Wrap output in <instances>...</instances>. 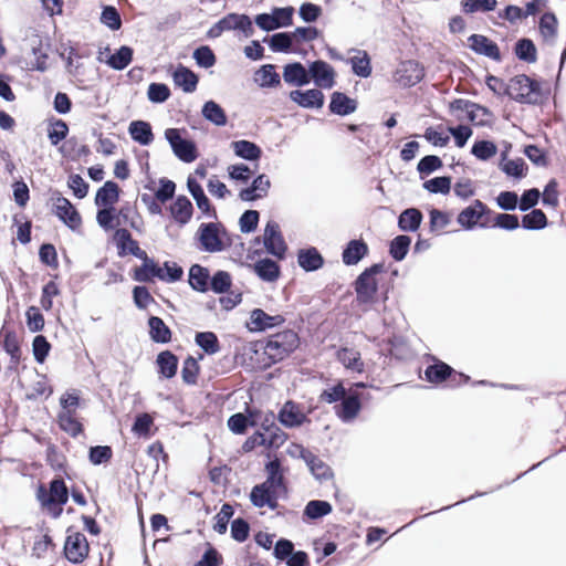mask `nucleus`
I'll return each instance as SVG.
<instances>
[{
    "label": "nucleus",
    "mask_w": 566,
    "mask_h": 566,
    "mask_svg": "<svg viewBox=\"0 0 566 566\" xmlns=\"http://www.w3.org/2000/svg\"><path fill=\"white\" fill-rule=\"evenodd\" d=\"M357 109V102L345 93L334 92L331 96L329 111L339 116H346Z\"/></svg>",
    "instance_id": "26"
},
{
    "label": "nucleus",
    "mask_w": 566,
    "mask_h": 566,
    "mask_svg": "<svg viewBox=\"0 0 566 566\" xmlns=\"http://www.w3.org/2000/svg\"><path fill=\"white\" fill-rule=\"evenodd\" d=\"M260 213L256 210L244 211L240 219L239 226L242 233H251L258 228Z\"/></svg>",
    "instance_id": "63"
},
{
    "label": "nucleus",
    "mask_w": 566,
    "mask_h": 566,
    "mask_svg": "<svg viewBox=\"0 0 566 566\" xmlns=\"http://www.w3.org/2000/svg\"><path fill=\"white\" fill-rule=\"evenodd\" d=\"M290 99L303 108H321L324 105V94L317 88L290 92Z\"/></svg>",
    "instance_id": "18"
},
{
    "label": "nucleus",
    "mask_w": 566,
    "mask_h": 566,
    "mask_svg": "<svg viewBox=\"0 0 566 566\" xmlns=\"http://www.w3.org/2000/svg\"><path fill=\"white\" fill-rule=\"evenodd\" d=\"M196 344L208 355L220 350L218 337L212 332H199L195 336Z\"/></svg>",
    "instance_id": "49"
},
{
    "label": "nucleus",
    "mask_w": 566,
    "mask_h": 566,
    "mask_svg": "<svg viewBox=\"0 0 566 566\" xmlns=\"http://www.w3.org/2000/svg\"><path fill=\"white\" fill-rule=\"evenodd\" d=\"M265 471L268 474L266 479L269 480V483H274L276 485H281L282 491L285 493L286 486L284 484V476H283V472H282L281 461L277 458L269 461L265 464Z\"/></svg>",
    "instance_id": "53"
},
{
    "label": "nucleus",
    "mask_w": 566,
    "mask_h": 566,
    "mask_svg": "<svg viewBox=\"0 0 566 566\" xmlns=\"http://www.w3.org/2000/svg\"><path fill=\"white\" fill-rule=\"evenodd\" d=\"M423 76L424 69L415 60L401 61L392 73L394 82L402 88L415 86Z\"/></svg>",
    "instance_id": "7"
},
{
    "label": "nucleus",
    "mask_w": 566,
    "mask_h": 566,
    "mask_svg": "<svg viewBox=\"0 0 566 566\" xmlns=\"http://www.w3.org/2000/svg\"><path fill=\"white\" fill-rule=\"evenodd\" d=\"M270 187L271 181L269 177L264 174L259 175L253 179L250 187L240 190L239 198L242 201H254L256 199L264 198L268 195Z\"/></svg>",
    "instance_id": "19"
},
{
    "label": "nucleus",
    "mask_w": 566,
    "mask_h": 566,
    "mask_svg": "<svg viewBox=\"0 0 566 566\" xmlns=\"http://www.w3.org/2000/svg\"><path fill=\"white\" fill-rule=\"evenodd\" d=\"M197 238L202 251L208 253L222 252L232 245V240L221 222L201 223Z\"/></svg>",
    "instance_id": "1"
},
{
    "label": "nucleus",
    "mask_w": 566,
    "mask_h": 566,
    "mask_svg": "<svg viewBox=\"0 0 566 566\" xmlns=\"http://www.w3.org/2000/svg\"><path fill=\"white\" fill-rule=\"evenodd\" d=\"M133 49L127 45L120 46L114 54H112L106 63L116 71L126 69L133 60Z\"/></svg>",
    "instance_id": "44"
},
{
    "label": "nucleus",
    "mask_w": 566,
    "mask_h": 566,
    "mask_svg": "<svg viewBox=\"0 0 566 566\" xmlns=\"http://www.w3.org/2000/svg\"><path fill=\"white\" fill-rule=\"evenodd\" d=\"M150 339L158 344H167L171 340V331L158 316L148 319Z\"/></svg>",
    "instance_id": "33"
},
{
    "label": "nucleus",
    "mask_w": 566,
    "mask_h": 566,
    "mask_svg": "<svg viewBox=\"0 0 566 566\" xmlns=\"http://www.w3.org/2000/svg\"><path fill=\"white\" fill-rule=\"evenodd\" d=\"M497 151V147L490 140H478L471 148V154L480 160L492 158Z\"/></svg>",
    "instance_id": "56"
},
{
    "label": "nucleus",
    "mask_w": 566,
    "mask_h": 566,
    "mask_svg": "<svg viewBox=\"0 0 566 566\" xmlns=\"http://www.w3.org/2000/svg\"><path fill=\"white\" fill-rule=\"evenodd\" d=\"M223 31H240L245 38L251 36L254 33L252 20L249 15L242 13H228L220 19Z\"/></svg>",
    "instance_id": "17"
},
{
    "label": "nucleus",
    "mask_w": 566,
    "mask_h": 566,
    "mask_svg": "<svg viewBox=\"0 0 566 566\" xmlns=\"http://www.w3.org/2000/svg\"><path fill=\"white\" fill-rule=\"evenodd\" d=\"M192 57L200 67L209 69L212 67L216 62V55L212 49L208 45H201L193 51Z\"/></svg>",
    "instance_id": "57"
},
{
    "label": "nucleus",
    "mask_w": 566,
    "mask_h": 566,
    "mask_svg": "<svg viewBox=\"0 0 566 566\" xmlns=\"http://www.w3.org/2000/svg\"><path fill=\"white\" fill-rule=\"evenodd\" d=\"M470 49L476 54L484 55L494 61H501V52L497 44L482 34H472L468 38Z\"/></svg>",
    "instance_id": "16"
},
{
    "label": "nucleus",
    "mask_w": 566,
    "mask_h": 566,
    "mask_svg": "<svg viewBox=\"0 0 566 566\" xmlns=\"http://www.w3.org/2000/svg\"><path fill=\"white\" fill-rule=\"evenodd\" d=\"M507 96L521 104L535 105L542 97L541 84L525 74L516 75L509 82Z\"/></svg>",
    "instance_id": "4"
},
{
    "label": "nucleus",
    "mask_w": 566,
    "mask_h": 566,
    "mask_svg": "<svg viewBox=\"0 0 566 566\" xmlns=\"http://www.w3.org/2000/svg\"><path fill=\"white\" fill-rule=\"evenodd\" d=\"M233 513V507L230 504H223L220 512L214 516L213 530L219 534H224Z\"/></svg>",
    "instance_id": "58"
},
{
    "label": "nucleus",
    "mask_w": 566,
    "mask_h": 566,
    "mask_svg": "<svg viewBox=\"0 0 566 566\" xmlns=\"http://www.w3.org/2000/svg\"><path fill=\"white\" fill-rule=\"evenodd\" d=\"M263 42L268 43L273 52L289 53L295 44L292 32H279L265 36Z\"/></svg>",
    "instance_id": "36"
},
{
    "label": "nucleus",
    "mask_w": 566,
    "mask_h": 566,
    "mask_svg": "<svg viewBox=\"0 0 566 566\" xmlns=\"http://www.w3.org/2000/svg\"><path fill=\"white\" fill-rule=\"evenodd\" d=\"M54 214L65 223L71 230H77L82 224V219L71 201L62 196L54 198Z\"/></svg>",
    "instance_id": "11"
},
{
    "label": "nucleus",
    "mask_w": 566,
    "mask_h": 566,
    "mask_svg": "<svg viewBox=\"0 0 566 566\" xmlns=\"http://www.w3.org/2000/svg\"><path fill=\"white\" fill-rule=\"evenodd\" d=\"M88 543L84 534L76 532L67 535L64 544V555L73 564L82 563L88 555Z\"/></svg>",
    "instance_id": "10"
},
{
    "label": "nucleus",
    "mask_w": 566,
    "mask_h": 566,
    "mask_svg": "<svg viewBox=\"0 0 566 566\" xmlns=\"http://www.w3.org/2000/svg\"><path fill=\"white\" fill-rule=\"evenodd\" d=\"M337 360L343 364L346 369L356 373H363L365 364L361 360L360 353L354 348L342 347L336 353Z\"/></svg>",
    "instance_id": "29"
},
{
    "label": "nucleus",
    "mask_w": 566,
    "mask_h": 566,
    "mask_svg": "<svg viewBox=\"0 0 566 566\" xmlns=\"http://www.w3.org/2000/svg\"><path fill=\"white\" fill-rule=\"evenodd\" d=\"M516 57L526 63H535L537 60V50L531 39L522 38L514 45Z\"/></svg>",
    "instance_id": "41"
},
{
    "label": "nucleus",
    "mask_w": 566,
    "mask_h": 566,
    "mask_svg": "<svg viewBox=\"0 0 566 566\" xmlns=\"http://www.w3.org/2000/svg\"><path fill=\"white\" fill-rule=\"evenodd\" d=\"M51 349V344L43 335H36L33 338L32 350L36 363L42 364L46 359Z\"/></svg>",
    "instance_id": "61"
},
{
    "label": "nucleus",
    "mask_w": 566,
    "mask_h": 566,
    "mask_svg": "<svg viewBox=\"0 0 566 566\" xmlns=\"http://www.w3.org/2000/svg\"><path fill=\"white\" fill-rule=\"evenodd\" d=\"M69 134V126L62 119H56L48 130V137L53 146H57Z\"/></svg>",
    "instance_id": "59"
},
{
    "label": "nucleus",
    "mask_w": 566,
    "mask_h": 566,
    "mask_svg": "<svg viewBox=\"0 0 566 566\" xmlns=\"http://www.w3.org/2000/svg\"><path fill=\"white\" fill-rule=\"evenodd\" d=\"M298 343V335L292 329H286L269 337L264 353L274 363L281 361L297 348Z\"/></svg>",
    "instance_id": "5"
},
{
    "label": "nucleus",
    "mask_w": 566,
    "mask_h": 566,
    "mask_svg": "<svg viewBox=\"0 0 566 566\" xmlns=\"http://www.w3.org/2000/svg\"><path fill=\"white\" fill-rule=\"evenodd\" d=\"M115 239L117 241L119 256H125L129 253L142 261L148 258V254L139 248L138 242L132 238L127 229L123 228L116 230Z\"/></svg>",
    "instance_id": "12"
},
{
    "label": "nucleus",
    "mask_w": 566,
    "mask_h": 566,
    "mask_svg": "<svg viewBox=\"0 0 566 566\" xmlns=\"http://www.w3.org/2000/svg\"><path fill=\"white\" fill-rule=\"evenodd\" d=\"M169 210L174 220L180 226L187 224L193 213L192 203L186 196H178Z\"/></svg>",
    "instance_id": "24"
},
{
    "label": "nucleus",
    "mask_w": 566,
    "mask_h": 566,
    "mask_svg": "<svg viewBox=\"0 0 566 566\" xmlns=\"http://www.w3.org/2000/svg\"><path fill=\"white\" fill-rule=\"evenodd\" d=\"M128 133L133 140L142 146H147L154 140V134L149 123L144 120H134L129 124Z\"/></svg>",
    "instance_id": "34"
},
{
    "label": "nucleus",
    "mask_w": 566,
    "mask_h": 566,
    "mask_svg": "<svg viewBox=\"0 0 566 566\" xmlns=\"http://www.w3.org/2000/svg\"><path fill=\"white\" fill-rule=\"evenodd\" d=\"M231 147L238 157L245 160H258L262 155L261 148L250 140L241 139L232 142Z\"/></svg>",
    "instance_id": "38"
},
{
    "label": "nucleus",
    "mask_w": 566,
    "mask_h": 566,
    "mask_svg": "<svg viewBox=\"0 0 566 566\" xmlns=\"http://www.w3.org/2000/svg\"><path fill=\"white\" fill-rule=\"evenodd\" d=\"M497 0H462L461 10L465 14L490 12L496 8Z\"/></svg>",
    "instance_id": "50"
},
{
    "label": "nucleus",
    "mask_w": 566,
    "mask_h": 566,
    "mask_svg": "<svg viewBox=\"0 0 566 566\" xmlns=\"http://www.w3.org/2000/svg\"><path fill=\"white\" fill-rule=\"evenodd\" d=\"M187 188L190 195L193 197L198 208L210 217H217L216 210L211 207L208 197L206 196L201 185L192 177L187 180Z\"/></svg>",
    "instance_id": "27"
},
{
    "label": "nucleus",
    "mask_w": 566,
    "mask_h": 566,
    "mask_svg": "<svg viewBox=\"0 0 566 566\" xmlns=\"http://www.w3.org/2000/svg\"><path fill=\"white\" fill-rule=\"evenodd\" d=\"M279 421L286 428H296L308 421V418L298 403L289 400L279 411Z\"/></svg>",
    "instance_id": "15"
},
{
    "label": "nucleus",
    "mask_w": 566,
    "mask_h": 566,
    "mask_svg": "<svg viewBox=\"0 0 566 566\" xmlns=\"http://www.w3.org/2000/svg\"><path fill=\"white\" fill-rule=\"evenodd\" d=\"M357 55L350 57L353 73L359 77H368L371 74L370 57L366 51L356 50Z\"/></svg>",
    "instance_id": "43"
},
{
    "label": "nucleus",
    "mask_w": 566,
    "mask_h": 566,
    "mask_svg": "<svg viewBox=\"0 0 566 566\" xmlns=\"http://www.w3.org/2000/svg\"><path fill=\"white\" fill-rule=\"evenodd\" d=\"M57 421L61 430L72 437H77L83 431L82 423L73 416L71 410L61 411Z\"/></svg>",
    "instance_id": "45"
},
{
    "label": "nucleus",
    "mask_w": 566,
    "mask_h": 566,
    "mask_svg": "<svg viewBox=\"0 0 566 566\" xmlns=\"http://www.w3.org/2000/svg\"><path fill=\"white\" fill-rule=\"evenodd\" d=\"M101 22L113 31H117L122 27V19L118 10L115 7H104L101 14Z\"/></svg>",
    "instance_id": "60"
},
{
    "label": "nucleus",
    "mask_w": 566,
    "mask_h": 566,
    "mask_svg": "<svg viewBox=\"0 0 566 566\" xmlns=\"http://www.w3.org/2000/svg\"><path fill=\"white\" fill-rule=\"evenodd\" d=\"M255 83L260 87H276L281 84V77L275 71V65L264 64L256 72L254 76Z\"/></svg>",
    "instance_id": "35"
},
{
    "label": "nucleus",
    "mask_w": 566,
    "mask_h": 566,
    "mask_svg": "<svg viewBox=\"0 0 566 566\" xmlns=\"http://www.w3.org/2000/svg\"><path fill=\"white\" fill-rule=\"evenodd\" d=\"M557 25L558 21L553 12H546L541 17L538 29L545 42L553 43L555 41L557 36Z\"/></svg>",
    "instance_id": "40"
},
{
    "label": "nucleus",
    "mask_w": 566,
    "mask_h": 566,
    "mask_svg": "<svg viewBox=\"0 0 566 566\" xmlns=\"http://www.w3.org/2000/svg\"><path fill=\"white\" fill-rule=\"evenodd\" d=\"M119 199V187L114 181H106L96 192L95 205L98 207H114Z\"/></svg>",
    "instance_id": "31"
},
{
    "label": "nucleus",
    "mask_w": 566,
    "mask_h": 566,
    "mask_svg": "<svg viewBox=\"0 0 566 566\" xmlns=\"http://www.w3.org/2000/svg\"><path fill=\"white\" fill-rule=\"evenodd\" d=\"M252 268L254 273L264 282H275L281 274L280 265L269 258L256 261Z\"/></svg>",
    "instance_id": "28"
},
{
    "label": "nucleus",
    "mask_w": 566,
    "mask_h": 566,
    "mask_svg": "<svg viewBox=\"0 0 566 566\" xmlns=\"http://www.w3.org/2000/svg\"><path fill=\"white\" fill-rule=\"evenodd\" d=\"M310 81L313 80L315 85L323 88H331L334 85V70L325 61L317 60L310 64Z\"/></svg>",
    "instance_id": "14"
},
{
    "label": "nucleus",
    "mask_w": 566,
    "mask_h": 566,
    "mask_svg": "<svg viewBox=\"0 0 566 566\" xmlns=\"http://www.w3.org/2000/svg\"><path fill=\"white\" fill-rule=\"evenodd\" d=\"M262 436L264 437L265 444L269 448H280L287 439L286 433L276 424L264 428Z\"/></svg>",
    "instance_id": "52"
},
{
    "label": "nucleus",
    "mask_w": 566,
    "mask_h": 566,
    "mask_svg": "<svg viewBox=\"0 0 566 566\" xmlns=\"http://www.w3.org/2000/svg\"><path fill=\"white\" fill-rule=\"evenodd\" d=\"M165 138L169 143L174 155L184 163H192L198 157L196 144L192 140L181 137L178 128H167Z\"/></svg>",
    "instance_id": "6"
},
{
    "label": "nucleus",
    "mask_w": 566,
    "mask_h": 566,
    "mask_svg": "<svg viewBox=\"0 0 566 566\" xmlns=\"http://www.w3.org/2000/svg\"><path fill=\"white\" fill-rule=\"evenodd\" d=\"M384 271L380 263L373 264L365 269L355 280L354 289L356 292V302L363 311H367L376 302L378 283L376 275Z\"/></svg>",
    "instance_id": "2"
},
{
    "label": "nucleus",
    "mask_w": 566,
    "mask_h": 566,
    "mask_svg": "<svg viewBox=\"0 0 566 566\" xmlns=\"http://www.w3.org/2000/svg\"><path fill=\"white\" fill-rule=\"evenodd\" d=\"M297 263L304 271L313 272L324 265V259L316 248L311 247L298 251Z\"/></svg>",
    "instance_id": "25"
},
{
    "label": "nucleus",
    "mask_w": 566,
    "mask_h": 566,
    "mask_svg": "<svg viewBox=\"0 0 566 566\" xmlns=\"http://www.w3.org/2000/svg\"><path fill=\"white\" fill-rule=\"evenodd\" d=\"M422 221V213L417 208L403 210L398 218V227L405 232H415L419 229Z\"/></svg>",
    "instance_id": "37"
},
{
    "label": "nucleus",
    "mask_w": 566,
    "mask_h": 566,
    "mask_svg": "<svg viewBox=\"0 0 566 566\" xmlns=\"http://www.w3.org/2000/svg\"><path fill=\"white\" fill-rule=\"evenodd\" d=\"M283 80L294 86H304L310 83L308 70L300 62L289 63L283 69Z\"/></svg>",
    "instance_id": "22"
},
{
    "label": "nucleus",
    "mask_w": 566,
    "mask_h": 566,
    "mask_svg": "<svg viewBox=\"0 0 566 566\" xmlns=\"http://www.w3.org/2000/svg\"><path fill=\"white\" fill-rule=\"evenodd\" d=\"M423 188L431 193L448 195L451 190V177H434L424 181Z\"/></svg>",
    "instance_id": "55"
},
{
    "label": "nucleus",
    "mask_w": 566,
    "mask_h": 566,
    "mask_svg": "<svg viewBox=\"0 0 566 566\" xmlns=\"http://www.w3.org/2000/svg\"><path fill=\"white\" fill-rule=\"evenodd\" d=\"M134 280L137 282H151L155 277L163 279V269L149 256L143 261L142 266L134 271Z\"/></svg>",
    "instance_id": "32"
},
{
    "label": "nucleus",
    "mask_w": 566,
    "mask_h": 566,
    "mask_svg": "<svg viewBox=\"0 0 566 566\" xmlns=\"http://www.w3.org/2000/svg\"><path fill=\"white\" fill-rule=\"evenodd\" d=\"M368 245L363 240H350L342 253L345 265H355L368 254Z\"/></svg>",
    "instance_id": "23"
},
{
    "label": "nucleus",
    "mask_w": 566,
    "mask_h": 566,
    "mask_svg": "<svg viewBox=\"0 0 566 566\" xmlns=\"http://www.w3.org/2000/svg\"><path fill=\"white\" fill-rule=\"evenodd\" d=\"M490 212L489 207L476 199L458 214L457 222L465 230H472L478 224L481 228H486V222H480V220Z\"/></svg>",
    "instance_id": "9"
},
{
    "label": "nucleus",
    "mask_w": 566,
    "mask_h": 566,
    "mask_svg": "<svg viewBox=\"0 0 566 566\" xmlns=\"http://www.w3.org/2000/svg\"><path fill=\"white\" fill-rule=\"evenodd\" d=\"M361 409L360 400L357 394L345 396L338 406L335 407V413L343 422L354 420Z\"/></svg>",
    "instance_id": "20"
},
{
    "label": "nucleus",
    "mask_w": 566,
    "mask_h": 566,
    "mask_svg": "<svg viewBox=\"0 0 566 566\" xmlns=\"http://www.w3.org/2000/svg\"><path fill=\"white\" fill-rule=\"evenodd\" d=\"M171 76L175 85L180 87L185 93L196 91L199 82L198 75L187 66L178 64Z\"/></svg>",
    "instance_id": "21"
},
{
    "label": "nucleus",
    "mask_w": 566,
    "mask_h": 566,
    "mask_svg": "<svg viewBox=\"0 0 566 566\" xmlns=\"http://www.w3.org/2000/svg\"><path fill=\"white\" fill-rule=\"evenodd\" d=\"M231 287V275L227 271H217L209 281V289L217 294H222Z\"/></svg>",
    "instance_id": "54"
},
{
    "label": "nucleus",
    "mask_w": 566,
    "mask_h": 566,
    "mask_svg": "<svg viewBox=\"0 0 566 566\" xmlns=\"http://www.w3.org/2000/svg\"><path fill=\"white\" fill-rule=\"evenodd\" d=\"M547 226V217L541 209H533L522 217V227L526 230H542Z\"/></svg>",
    "instance_id": "51"
},
{
    "label": "nucleus",
    "mask_w": 566,
    "mask_h": 566,
    "mask_svg": "<svg viewBox=\"0 0 566 566\" xmlns=\"http://www.w3.org/2000/svg\"><path fill=\"white\" fill-rule=\"evenodd\" d=\"M148 99L153 103H164L170 96L169 87L164 83H151L147 91Z\"/></svg>",
    "instance_id": "62"
},
{
    "label": "nucleus",
    "mask_w": 566,
    "mask_h": 566,
    "mask_svg": "<svg viewBox=\"0 0 566 566\" xmlns=\"http://www.w3.org/2000/svg\"><path fill=\"white\" fill-rule=\"evenodd\" d=\"M210 273L209 270L200 264H193L189 269V285L197 292L206 293L209 291Z\"/></svg>",
    "instance_id": "30"
},
{
    "label": "nucleus",
    "mask_w": 566,
    "mask_h": 566,
    "mask_svg": "<svg viewBox=\"0 0 566 566\" xmlns=\"http://www.w3.org/2000/svg\"><path fill=\"white\" fill-rule=\"evenodd\" d=\"M452 371L453 369L448 364L439 361L433 365H429L426 368L424 375L429 382L439 384L450 377Z\"/></svg>",
    "instance_id": "46"
},
{
    "label": "nucleus",
    "mask_w": 566,
    "mask_h": 566,
    "mask_svg": "<svg viewBox=\"0 0 566 566\" xmlns=\"http://www.w3.org/2000/svg\"><path fill=\"white\" fill-rule=\"evenodd\" d=\"M411 239L406 234L394 238L389 244V254L395 261H402L410 248Z\"/></svg>",
    "instance_id": "48"
},
{
    "label": "nucleus",
    "mask_w": 566,
    "mask_h": 566,
    "mask_svg": "<svg viewBox=\"0 0 566 566\" xmlns=\"http://www.w3.org/2000/svg\"><path fill=\"white\" fill-rule=\"evenodd\" d=\"M156 363L158 365V371L163 377L170 379L176 375L178 358L170 350L159 353Z\"/></svg>",
    "instance_id": "39"
},
{
    "label": "nucleus",
    "mask_w": 566,
    "mask_h": 566,
    "mask_svg": "<svg viewBox=\"0 0 566 566\" xmlns=\"http://www.w3.org/2000/svg\"><path fill=\"white\" fill-rule=\"evenodd\" d=\"M442 165L440 157L436 155H427L419 160L417 170L420 175H430L440 169Z\"/></svg>",
    "instance_id": "64"
},
{
    "label": "nucleus",
    "mask_w": 566,
    "mask_h": 566,
    "mask_svg": "<svg viewBox=\"0 0 566 566\" xmlns=\"http://www.w3.org/2000/svg\"><path fill=\"white\" fill-rule=\"evenodd\" d=\"M333 507L329 502L323 500H312L307 502L304 509V516L310 520H318L332 512Z\"/></svg>",
    "instance_id": "47"
},
{
    "label": "nucleus",
    "mask_w": 566,
    "mask_h": 566,
    "mask_svg": "<svg viewBox=\"0 0 566 566\" xmlns=\"http://www.w3.org/2000/svg\"><path fill=\"white\" fill-rule=\"evenodd\" d=\"M285 317L281 314L269 315L261 308H254L250 314L249 328L252 332H264L269 328L284 324Z\"/></svg>",
    "instance_id": "13"
},
{
    "label": "nucleus",
    "mask_w": 566,
    "mask_h": 566,
    "mask_svg": "<svg viewBox=\"0 0 566 566\" xmlns=\"http://www.w3.org/2000/svg\"><path fill=\"white\" fill-rule=\"evenodd\" d=\"M36 497L42 506L46 507L54 518L62 514V506L69 500V490L61 478H55L50 482L49 490L40 485L36 491Z\"/></svg>",
    "instance_id": "3"
},
{
    "label": "nucleus",
    "mask_w": 566,
    "mask_h": 566,
    "mask_svg": "<svg viewBox=\"0 0 566 566\" xmlns=\"http://www.w3.org/2000/svg\"><path fill=\"white\" fill-rule=\"evenodd\" d=\"M202 116L216 126H224L228 122L226 112L214 101H208L201 109Z\"/></svg>",
    "instance_id": "42"
},
{
    "label": "nucleus",
    "mask_w": 566,
    "mask_h": 566,
    "mask_svg": "<svg viewBox=\"0 0 566 566\" xmlns=\"http://www.w3.org/2000/svg\"><path fill=\"white\" fill-rule=\"evenodd\" d=\"M263 245L266 252L279 260H284L287 244L282 235L280 226L275 221H269L264 228Z\"/></svg>",
    "instance_id": "8"
}]
</instances>
